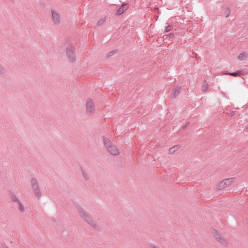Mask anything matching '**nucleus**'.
<instances>
[{
	"label": "nucleus",
	"instance_id": "obj_21",
	"mask_svg": "<svg viewBox=\"0 0 248 248\" xmlns=\"http://www.w3.org/2000/svg\"><path fill=\"white\" fill-rule=\"evenodd\" d=\"M172 29V27L169 25L168 26H167L166 28H165V32H169V31H170Z\"/></svg>",
	"mask_w": 248,
	"mask_h": 248
},
{
	"label": "nucleus",
	"instance_id": "obj_27",
	"mask_svg": "<svg viewBox=\"0 0 248 248\" xmlns=\"http://www.w3.org/2000/svg\"><path fill=\"white\" fill-rule=\"evenodd\" d=\"M4 248H8V247H7L4 246Z\"/></svg>",
	"mask_w": 248,
	"mask_h": 248
},
{
	"label": "nucleus",
	"instance_id": "obj_5",
	"mask_svg": "<svg viewBox=\"0 0 248 248\" xmlns=\"http://www.w3.org/2000/svg\"><path fill=\"white\" fill-rule=\"evenodd\" d=\"M234 180V178H231L224 179L218 183L217 186L218 189H223L232 185Z\"/></svg>",
	"mask_w": 248,
	"mask_h": 248
},
{
	"label": "nucleus",
	"instance_id": "obj_24",
	"mask_svg": "<svg viewBox=\"0 0 248 248\" xmlns=\"http://www.w3.org/2000/svg\"><path fill=\"white\" fill-rule=\"evenodd\" d=\"M230 73H228V72H221V74L222 75H230Z\"/></svg>",
	"mask_w": 248,
	"mask_h": 248
},
{
	"label": "nucleus",
	"instance_id": "obj_10",
	"mask_svg": "<svg viewBox=\"0 0 248 248\" xmlns=\"http://www.w3.org/2000/svg\"><path fill=\"white\" fill-rule=\"evenodd\" d=\"M209 90V85L207 83L206 80L204 79L203 81V84L202 85V91L203 93H206Z\"/></svg>",
	"mask_w": 248,
	"mask_h": 248
},
{
	"label": "nucleus",
	"instance_id": "obj_18",
	"mask_svg": "<svg viewBox=\"0 0 248 248\" xmlns=\"http://www.w3.org/2000/svg\"><path fill=\"white\" fill-rule=\"evenodd\" d=\"M12 199L13 202H16V203L20 202L19 199H18L15 195H12Z\"/></svg>",
	"mask_w": 248,
	"mask_h": 248
},
{
	"label": "nucleus",
	"instance_id": "obj_4",
	"mask_svg": "<svg viewBox=\"0 0 248 248\" xmlns=\"http://www.w3.org/2000/svg\"><path fill=\"white\" fill-rule=\"evenodd\" d=\"M66 55L69 62H73L76 60L75 53H74V46L73 45H69L66 50Z\"/></svg>",
	"mask_w": 248,
	"mask_h": 248
},
{
	"label": "nucleus",
	"instance_id": "obj_13",
	"mask_svg": "<svg viewBox=\"0 0 248 248\" xmlns=\"http://www.w3.org/2000/svg\"><path fill=\"white\" fill-rule=\"evenodd\" d=\"M180 148L179 145H176L175 146H174L173 147H171L169 149V153L170 154H173L177 150H178Z\"/></svg>",
	"mask_w": 248,
	"mask_h": 248
},
{
	"label": "nucleus",
	"instance_id": "obj_3",
	"mask_svg": "<svg viewBox=\"0 0 248 248\" xmlns=\"http://www.w3.org/2000/svg\"><path fill=\"white\" fill-rule=\"evenodd\" d=\"M31 186L32 192H33L35 197L40 198L41 196V191H40L39 184L36 179L32 178L31 179Z\"/></svg>",
	"mask_w": 248,
	"mask_h": 248
},
{
	"label": "nucleus",
	"instance_id": "obj_6",
	"mask_svg": "<svg viewBox=\"0 0 248 248\" xmlns=\"http://www.w3.org/2000/svg\"><path fill=\"white\" fill-rule=\"evenodd\" d=\"M212 234L215 239L221 244L226 245L227 243V240H226L224 237H222L221 234L218 233L217 230L213 229Z\"/></svg>",
	"mask_w": 248,
	"mask_h": 248
},
{
	"label": "nucleus",
	"instance_id": "obj_16",
	"mask_svg": "<svg viewBox=\"0 0 248 248\" xmlns=\"http://www.w3.org/2000/svg\"><path fill=\"white\" fill-rule=\"evenodd\" d=\"M230 15V10L228 8H225L224 9V15L226 18H228Z\"/></svg>",
	"mask_w": 248,
	"mask_h": 248
},
{
	"label": "nucleus",
	"instance_id": "obj_22",
	"mask_svg": "<svg viewBox=\"0 0 248 248\" xmlns=\"http://www.w3.org/2000/svg\"><path fill=\"white\" fill-rule=\"evenodd\" d=\"M150 248H159L155 244H150Z\"/></svg>",
	"mask_w": 248,
	"mask_h": 248
},
{
	"label": "nucleus",
	"instance_id": "obj_17",
	"mask_svg": "<svg viewBox=\"0 0 248 248\" xmlns=\"http://www.w3.org/2000/svg\"><path fill=\"white\" fill-rule=\"evenodd\" d=\"M81 172H82V174L84 179H85L86 180H88V176L87 173L86 172V171H84V170H83L82 169H81Z\"/></svg>",
	"mask_w": 248,
	"mask_h": 248
},
{
	"label": "nucleus",
	"instance_id": "obj_8",
	"mask_svg": "<svg viewBox=\"0 0 248 248\" xmlns=\"http://www.w3.org/2000/svg\"><path fill=\"white\" fill-rule=\"evenodd\" d=\"M51 18L55 24L58 25L60 23L61 19L57 11L54 10H51Z\"/></svg>",
	"mask_w": 248,
	"mask_h": 248
},
{
	"label": "nucleus",
	"instance_id": "obj_23",
	"mask_svg": "<svg viewBox=\"0 0 248 248\" xmlns=\"http://www.w3.org/2000/svg\"><path fill=\"white\" fill-rule=\"evenodd\" d=\"M167 36H168L169 37L172 38L174 37V34L173 33H170L168 35H167Z\"/></svg>",
	"mask_w": 248,
	"mask_h": 248
},
{
	"label": "nucleus",
	"instance_id": "obj_25",
	"mask_svg": "<svg viewBox=\"0 0 248 248\" xmlns=\"http://www.w3.org/2000/svg\"><path fill=\"white\" fill-rule=\"evenodd\" d=\"M114 54L113 52L112 51V52H110L108 53V56L110 57L111 56V55H112L113 54Z\"/></svg>",
	"mask_w": 248,
	"mask_h": 248
},
{
	"label": "nucleus",
	"instance_id": "obj_2",
	"mask_svg": "<svg viewBox=\"0 0 248 248\" xmlns=\"http://www.w3.org/2000/svg\"><path fill=\"white\" fill-rule=\"evenodd\" d=\"M103 143H104L107 150H108L109 153L115 155L119 154V150H118L117 147L115 145L111 144L108 139H107L105 137H103Z\"/></svg>",
	"mask_w": 248,
	"mask_h": 248
},
{
	"label": "nucleus",
	"instance_id": "obj_14",
	"mask_svg": "<svg viewBox=\"0 0 248 248\" xmlns=\"http://www.w3.org/2000/svg\"><path fill=\"white\" fill-rule=\"evenodd\" d=\"M180 90H181V88L179 87H176L175 89V90H174V92H173V97H176L178 95H179V94L180 93Z\"/></svg>",
	"mask_w": 248,
	"mask_h": 248
},
{
	"label": "nucleus",
	"instance_id": "obj_12",
	"mask_svg": "<svg viewBox=\"0 0 248 248\" xmlns=\"http://www.w3.org/2000/svg\"><path fill=\"white\" fill-rule=\"evenodd\" d=\"M16 207L17 210L20 212V213H23L25 212V208L24 205L22 203H21V202L16 203Z\"/></svg>",
	"mask_w": 248,
	"mask_h": 248
},
{
	"label": "nucleus",
	"instance_id": "obj_15",
	"mask_svg": "<svg viewBox=\"0 0 248 248\" xmlns=\"http://www.w3.org/2000/svg\"><path fill=\"white\" fill-rule=\"evenodd\" d=\"M242 73H243V71L239 70V71H237L235 72L231 73V74H230V75H231L232 76H233V77L240 76L242 75Z\"/></svg>",
	"mask_w": 248,
	"mask_h": 248
},
{
	"label": "nucleus",
	"instance_id": "obj_20",
	"mask_svg": "<svg viewBox=\"0 0 248 248\" xmlns=\"http://www.w3.org/2000/svg\"><path fill=\"white\" fill-rule=\"evenodd\" d=\"M5 70L3 66L0 64V74L4 73Z\"/></svg>",
	"mask_w": 248,
	"mask_h": 248
},
{
	"label": "nucleus",
	"instance_id": "obj_1",
	"mask_svg": "<svg viewBox=\"0 0 248 248\" xmlns=\"http://www.w3.org/2000/svg\"><path fill=\"white\" fill-rule=\"evenodd\" d=\"M76 207L77 211L78 212L80 217L83 218L85 221H86L93 227L95 228L96 225H95L94 221L93 220L92 218L89 215H88L87 212L79 205H77Z\"/></svg>",
	"mask_w": 248,
	"mask_h": 248
},
{
	"label": "nucleus",
	"instance_id": "obj_11",
	"mask_svg": "<svg viewBox=\"0 0 248 248\" xmlns=\"http://www.w3.org/2000/svg\"><path fill=\"white\" fill-rule=\"evenodd\" d=\"M248 54L245 52H243V53L239 54L238 56H237V59L240 61H243L246 60Z\"/></svg>",
	"mask_w": 248,
	"mask_h": 248
},
{
	"label": "nucleus",
	"instance_id": "obj_26",
	"mask_svg": "<svg viewBox=\"0 0 248 248\" xmlns=\"http://www.w3.org/2000/svg\"><path fill=\"white\" fill-rule=\"evenodd\" d=\"M188 124V123H187L186 124H185L184 126H183V128H185L187 126V125Z\"/></svg>",
	"mask_w": 248,
	"mask_h": 248
},
{
	"label": "nucleus",
	"instance_id": "obj_7",
	"mask_svg": "<svg viewBox=\"0 0 248 248\" xmlns=\"http://www.w3.org/2000/svg\"><path fill=\"white\" fill-rule=\"evenodd\" d=\"M86 112L88 114L93 113L94 111V105L91 99H88L86 103Z\"/></svg>",
	"mask_w": 248,
	"mask_h": 248
},
{
	"label": "nucleus",
	"instance_id": "obj_9",
	"mask_svg": "<svg viewBox=\"0 0 248 248\" xmlns=\"http://www.w3.org/2000/svg\"><path fill=\"white\" fill-rule=\"evenodd\" d=\"M128 9L127 4L124 3L122 4L121 7H119L117 11V15H121L124 11Z\"/></svg>",
	"mask_w": 248,
	"mask_h": 248
},
{
	"label": "nucleus",
	"instance_id": "obj_19",
	"mask_svg": "<svg viewBox=\"0 0 248 248\" xmlns=\"http://www.w3.org/2000/svg\"><path fill=\"white\" fill-rule=\"evenodd\" d=\"M105 21V19H100L98 21V22H97V25H101L102 24H103Z\"/></svg>",
	"mask_w": 248,
	"mask_h": 248
}]
</instances>
